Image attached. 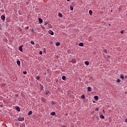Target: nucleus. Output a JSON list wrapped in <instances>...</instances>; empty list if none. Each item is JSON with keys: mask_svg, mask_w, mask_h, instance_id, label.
<instances>
[{"mask_svg": "<svg viewBox=\"0 0 127 127\" xmlns=\"http://www.w3.org/2000/svg\"><path fill=\"white\" fill-rule=\"evenodd\" d=\"M30 43L32 44V45H35V43H34V41H31Z\"/></svg>", "mask_w": 127, "mask_h": 127, "instance_id": "a211bd4d", "label": "nucleus"}, {"mask_svg": "<svg viewBox=\"0 0 127 127\" xmlns=\"http://www.w3.org/2000/svg\"><path fill=\"white\" fill-rule=\"evenodd\" d=\"M51 104H52L53 105H55V102L53 101L52 102Z\"/></svg>", "mask_w": 127, "mask_h": 127, "instance_id": "2f4dec72", "label": "nucleus"}, {"mask_svg": "<svg viewBox=\"0 0 127 127\" xmlns=\"http://www.w3.org/2000/svg\"><path fill=\"white\" fill-rule=\"evenodd\" d=\"M36 79H37V80H39V79H40V76H37L36 77Z\"/></svg>", "mask_w": 127, "mask_h": 127, "instance_id": "393cba45", "label": "nucleus"}, {"mask_svg": "<svg viewBox=\"0 0 127 127\" xmlns=\"http://www.w3.org/2000/svg\"><path fill=\"white\" fill-rule=\"evenodd\" d=\"M87 91H88V92H91V91H92V88H91V87H88L87 88Z\"/></svg>", "mask_w": 127, "mask_h": 127, "instance_id": "423d86ee", "label": "nucleus"}, {"mask_svg": "<svg viewBox=\"0 0 127 127\" xmlns=\"http://www.w3.org/2000/svg\"><path fill=\"white\" fill-rule=\"evenodd\" d=\"M18 121H19V122H23V121H24V118L22 117H19L18 119Z\"/></svg>", "mask_w": 127, "mask_h": 127, "instance_id": "f257e3e1", "label": "nucleus"}, {"mask_svg": "<svg viewBox=\"0 0 127 127\" xmlns=\"http://www.w3.org/2000/svg\"><path fill=\"white\" fill-rule=\"evenodd\" d=\"M62 79H63V80H64V81H66V76H62Z\"/></svg>", "mask_w": 127, "mask_h": 127, "instance_id": "ddd939ff", "label": "nucleus"}, {"mask_svg": "<svg viewBox=\"0 0 127 127\" xmlns=\"http://www.w3.org/2000/svg\"><path fill=\"white\" fill-rule=\"evenodd\" d=\"M45 95H49V92L48 91H47L45 93Z\"/></svg>", "mask_w": 127, "mask_h": 127, "instance_id": "a878e982", "label": "nucleus"}, {"mask_svg": "<svg viewBox=\"0 0 127 127\" xmlns=\"http://www.w3.org/2000/svg\"><path fill=\"white\" fill-rule=\"evenodd\" d=\"M40 87L41 88V90H43V85L40 84Z\"/></svg>", "mask_w": 127, "mask_h": 127, "instance_id": "4be33fe9", "label": "nucleus"}, {"mask_svg": "<svg viewBox=\"0 0 127 127\" xmlns=\"http://www.w3.org/2000/svg\"><path fill=\"white\" fill-rule=\"evenodd\" d=\"M100 119H105V116L104 115H100Z\"/></svg>", "mask_w": 127, "mask_h": 127, "instance_id": "6ab92c4d", "label": "nucleus"}, {"mask_svg": "<svg viewBox=\"0 0 127 127\" xmlns=\"http://www.w3.org/2000/svg\"><path fill=\"white\" fill-rule=\"evenodd\" d=\"M49 34H51V35H54V32H53V31H52V30H50L49 31Z\"/></svg>", "mask_w": 127, "mask_h": 127, "instance_id": "7ed1b4c3", "label": "nucleus"}, {"mask_svg": "<svg viewBox=\"0 0 127 127\" xmlns=\"http://www.w3.org/2000/svg\"><path fill=\"white\" fill-rule=\"evenodd\" d=\"M125 78H127V76H126Z\"/></svg>", "mask_w": 127, "mask_h": 127, "instance_id": "a19ab883", "label": "nucleus"}, {"mask_svg": "<svg viewBox=\"0 0 127 127\" xmlns=\"http://www.w3.org/2000/svg\"><path fill=\"white\" fill-rule=\"evenodd\" d=\"M15 109H16V111H17L18 112H20V109L19 108V107H16Z\"/></svg>", "mask_w": 127, "mask_h": 127, "instance_id": "0eeeda50", "label": "nucleus"}, {"mask_svg": "<svg viewBox=\"0 0 127 127\" xmlns=\"http://www.w3.org/2000/svg\"><path fill=\"white\" fill-rule=\"evenodd\" d=\"M39 23L41 24L42 23V22H43V20H42V19L41 18H39Z\"/></svg>", "mask_w": 127, "mask_h": 127, "instance_id": "39448f33", "label": "nucleus"}, {"mask_svg": "<svg viewBox=\"0 0 127 127\" xmlns=\"http://www.w3.org/2000/svg\"><path fill=\"white\" fill-rule=\"evenodd\" d=\"M103 111L104 113H105V110H103Z\"/></svg>", "mask_w": 127, "mask_h": 127, "instance_id": "e433bc0d", "label": "nucleus"}, {"mask_svg": "<svg viewBox=\"0 0 127 127\" xmlns=\"http://www.w3.org/2000/svg\"><path fill=\"white\" fill-rule=\"evenodd\" d=\"M32 32H34V29L32 30Z\"/></svg>", "mask_w": 127, "mask_h": 127, "instance_id": "72a5a7b5", "label": "nucleus"}, {"mask_svg": "<svg viewBox=\"0 0 127 127\" xmlns=\"http://www.w3.org/2000/svg\"><path fill=\"white\" fill-rule=\"evenodd\" d=\"M70 9L71 10H73V9H74V8H73V6H70Z\"/></svg>", "mask_w": 127, "mask_h": 127, "instance_id": "bb28decb", "label": "nucleus"}, {"mask_svg": "<svg viewBox=\"0 0 127 127\" xmlns=\"http://www.w3.org/2000/svg\"><path fill=\"white\" fill-rule=\"evenodd\" d=\"M28 27H27V29H28Z\"/></svg>", "mask_w": 127, "mask_h": 127, "instance_id": "ea45409f", "label": "nucleus"}, {"mask_svg": "<svg viewBox=\"0 0 127 127\" xmlns=\"http://www.w3.org/2000/svg\"><path fill=\"white\" fill-rule=\"evenodd\" d=\"M94 99H95V100L97 101V100H99V97H98V96H94Z\"/></svg>", "mask_w": 127, "mask_h": 127, "instance_id": "9b49d317", "label": "nucleus"}, {"mask_svg": "<svg viewBox=\"0 0 127 127\" xmlns=\"http://www.w3.org/2000/svg\"><path fill=\"white\" fill-rule=\"evenodd\" d=\"M81 99L84 100V99H85V95H81Z\"/></svg>", "mask_w": 127, "mask_h": 127, "instance_id": "aec40b11", "label": "nucleus"}, {"mask_svg": "<svg viewBox=\"0 0 127 127\" xmlns=\"http://www.w3.org/2000/svg\"><path fill=\"white\" fill-rule=\"evenodd\" d=\"M48 23H46L44 24V25H47Z\"/></svg>", "mask_w": 127, "mask_h": 127, "instance_id": "f704fd0d", "label": "nucleus"}, {"mask_svg": "<svg viewBox=\"0 0 127 127\" xmlns=\"http://www.w3.org/2000/svg\"><path fill=\"white\" fill-rule=\"evenodd\" d=\"M95 111H96V112H98V111H99V109L96 108V109H95Z\"/></svg>", "mask_w": 127, "mask_h": 127, "instance_id": "473e14b6", "label": "nucleus"}, {"mask_svg": "<svg viewBox=\"0 0 127 127\" xmlns=\"http://www.w3.org/2000/svg\"><path fill=\"white\" fill-rule=\"evenodd\" d=\"M89 14H90V15H92V14H93V11H92V10H90L89 11Z\"/></svg>", "mask_w": 127, "mask_h": 127, "instance_id": "dca6fc26", "label": "nucleus"}, {"mask_svg": "<svg viewBox=\"0 0 127 127\" xmlns=\"http://www.w3.org/2000/svg\"><path fill=\"white\" fill-rule=\"evenodd\" d=\"M120 78L121 79H122V80H124L125 79V77L124 76V75L123 74H121L120 75Z\"/></svg>", "mask_w": 127, "mask_h": 127, "instance_id": "20e7f679", "label": "nucleus"}, {"mask_svg": "<svg viewBox=\"0 0 127 127\" xmlns=\"http://www.w3.org/2000/svg\"><path fill=\"white\" fill-rule=\"evenodd\" d=\"M85 65H89V62L88 61L85 62Z\"/></svg>", "mask_w": 127, "mask_h": 127, "instance_id": "5701e85b", "label": "nucleus"}, {"mask_svg": "<svg viewBox=\"0 0 127 127\" xmlns=\"http://www.w3.org/2000/svg\"><path fill=\"white\" fill-rule=\"evenodd\" d=\"M104 53L107 54V50H104Z\"/></svg>", "mask_w": 127, "mask_h": 127, "instance_id": "c756f323", "label": "nucleus"}, {"mask_svg": "<svg viewBox=\"0 0 127 127\" xmlns=\"http://www.w3.org/2000/svg\"><path fill=\"white\" fill-rule=\"evenodd\" d=\"M58 16H59V17H63V15H62V13H58Z\"/></svg>", "mask_w": 127, "mask_h": 127, "instance_id": "6e6552de", "label": "nucleus"}, {"mask_svg": "<svg viewBox=\"0 0 127 127\" xmlns=\"http://www.w3.org/2000/svg\"><path fill=\"white\" fill-rule=\"evenodd\" d=\"M39 54H40V55H42V51H39Z\"/></svg>", "mask_w": 127, "mask_h": 127, "instance_id": "c85d7f7f", "label": "nucleus"}, {"mask_svg": "<svg viewBox=\"0 0 127 127\" xmlns=\"http://www.w3.org/2000/svg\"><path fill=\"white\" fill-rule=\"evenodd\" d=\"M30 115H32V111H30L28 113V116H30Z\"/></svg>", "mask_w": 127, "mask_h": 127, "instance_id": "f8f14e48", "label": "nucleus"}, {"mask_svg": "<svg viewBox=\"0 0 127 127\" xmlns=\"http://www.w3.org/2000/svg\"><path fill=\"white\" fill-rule=\"evenodd\" d=\"M1 19H2V20H5V16L3 15H1Z\"/></svg>", "mask_w": 127, "mask_h": 127, "instance_id": "f03ea898", "label": "nucleus"}, {"mask_svg": "<svg viewBox=\"0 0 127 127\" xmlns=\"http://www.w3.org/2000/svg\"><path fill=\"white\" fill-rule=\"evenodd\" d=\"M116 82L117 83H120V82H121V79H117Z\"/></svg>", "mask_w": 127, "mask_h": 127, "instance_id": "b1692460", "label": "nucleus"}, {"mask_svg": "<svg viewBox=\"0 0 127 127\" xmlns=\"http://www.w3.org/2000/svg\"><path fill=\"white\" fill-rule=\"evenodd\" d=\"M23 74H24V75H25L26 74H27V72H26V71H23Z\"/></svg>", "mask_w": 127, "mask_h": 127, "instance_id": "cd10ccee", "label": "nucleus"}, {"mask_svg": "<svg viewBox=\"0 0 127 127\" xmlns=\"http://www.w3.org/2000/svg\"><path fill=\"white\" fill-rule=\"evenodd\" d=\"M67 1H70V0H67Z\"/></svg>", "mask_w": 127, "mask_h": 127, "instance_id": "4c0bfd02", "label": "nucleus"}, {"mask_svg": "<svg viewBox=\"0 0 127 127\" xmlns=\"http://www.w3.org/2000/svg\"><path fill=\"white\" fill-rule=\"evenodd\" d=\"M17 64L18 66H20V61H17Z\"/></svg>", "mask_w": 127, "mask_h": 127, "instance_id": "4468645a", "label": "nucleus"}, {"mask_svg": "<svg viewBox=\"0 0 127 127\" xmlns=\"http://www.w3.org/2000/svg\"><path fill=\"white\" fill-rule=\"evenodd\" d=\"M16 97H18V95H16Z\"/></svg>", "mask_w": 127, "mask_h": 127, "instance_id": "58836bf2", "label": "nucleus"}, {"mask_svg": "<svg viewBox=\"0 0 127 127\" xmlns=\"http://www.w3.org/2000/svg\"><path fill=\"white\" fill-rule=\"evenodd\" d=\"M125 122L126 123H127V119H126Z\"/></svg>", "mask_w": 127, "mask_h": 127, "instance_id": "c9c22d12", "label": "nucleus"}, {"mask_svg": "<svg viewBox=\"0 0 127 127\" xmlns=\"http://www.w3.org/2000/svg\"><path fill=\"white\" fill-rule=\"evenodd\" d=\"M72 63H76V61L75 59H73L71 61Z\"/></svg>", "mask_w": 127, "mask_h": 127, "instance_id": "9d476101", "label": "nucleus"}, {"mask_svg": "<svg viewBox=\"0 0 127 127\" xmlns=\"http://www.w3.org/2000/svg\"><path fill=\"white\" fill-rule=\"evenodd\" d=\"M56 113H55V112H53L51 113V116H55V115H56Z\"/></svg>", "mask_w": 127, "mask_h": 127, "instance_id": "2eb2a0df", "label": "nucleus"}, {"mask_svg": "<svg viewBox=\"0 0 127 127\" xmlns=\"http://www.w3.org/2000/svg\"><path fill=\"white\" fill-rule=\"evenodd\" d=\"M79 46H84V44L83 43H80L79 44Z\"/></svg>", "mask_w": 127, "mask_h": 127, "instance_id": "f3484780", "label": "nucleus"}, {"mask_svg": "<svg viewBox=\"0 0 127 127\" xmlns=\"http://www.w3.org/2000/svg\"><path fill=\"white\" fill-rule=\"evenodd\" d=\"M22 46H20L19 47V49L20 51H21V52H22Z\"/></svg>", "mask_w": 127, "mask_h": 127, "instance_id": "1a4fd4ad", "label": "nucleus"}, {"mask_svg": "<svg viewBox=\"0 0 127 127\" xmlns=\"http://www.w3.org/2000/svg\"><path fill=\"white\" fill-rule=\"evenodd\" d=\"M56 46H59L60 45V43L59 42H57L56 44Z\"/></svg>", "mask_w": 127, "mask_h": 127, "instance_id": "412c9836", "label": "nucleus"}, {"mask_svg": "<svg viewBox=\"0 0 127 127\" xmlns=\"http://www.w3.org/2000/svg\"><path fill=\"white\" fill-rule=\"evenodd\" d=\"M124 32H125V30H122L121 31V33H122V34L124 33Z\"/></svg>", "mask_w": 127, "mask_h": 127, "instance_id": "7c9ffc66", "label": "nucleus"}]
</instances>
